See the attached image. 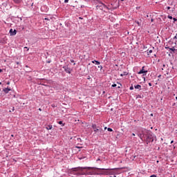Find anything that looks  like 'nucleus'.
Here are the masks:
<instances>
[{
  "label": "nucleus",
  "instance_id": "obj_1",
  "mask_svg": "<svg viewBox=\"0 0 177 177\" xmlns=\"http://www.w3.org/2000/svg\"><path fill=\"white\" fill-rule=\"evenodd\" d=\"M95 168L93 167H77L73 169L77 172L78 175H93L95 174Z\"/></svg>",
  "mask_w": 177,
  "mask_h": 177
},
{
  "label": "nucleus",
  "instance_id": "obj_2",
  "mask_svg": "<svg viewBox=\"0 0 177 177\" xmlns=\"http://www.w3.org/2000/svg\"><path fill=\"white\" fill-rule=\"evenodd\" d=\"M92 128L97 136H100L103 134V129L100 127H97L96 124H93Z\"/></svg>",
  "mask_w": 177,
  "mask_h": 177
},
{
  "label": "nucleus",
  "instance_id": "obj_3",
  "mask_svg": "<svg viewBox=\"0 0 177 177\" xmlns=\"http://www.w3.org/2000/svg\"><path fill=\"white\" fill-rule=\"evenodd\" d=\"M100 5L102 6H97V8H98V9H100V10H104H104H109V8L104 3H100Z\"/></svg>",
  "mask_w": 177,
  "mask_h": 177
},
{
  "label": "nucleus",
  "instance_id": "obj_4",
  "mask_svg": "<svg viewBox=\"0 0 177 177\" xmlns=\"http://www.w3.org/2000/svg\"><path fill=\"white\" fill-rule=\"evenodd\" d=\"M102 169V171H105V175H113V169Z\"/></svg>",
  "mask_w": 177,
  "mask_h": 177
},
{
  "label": "nucleus",
  "instance_id": "obj_5",
  "mask_svg": "<svg viewBox=\"0 0 177 177\" xmlns=\"http://www.w3.org/2000/svg\"><path fill=\"white\" fill-rule=\"evenodd\" d=\"M176 46H173L172 48L169 47H165L166 49H169V50H171L174 53H175V50H177V41H175Z\"/></svg>",
  "mask_w": 177,
  "mask_h": 177
},
{
  "label": "nucleus",
  "instance_id": "obj_6",
  "mask_svg": "<svg viewBox=\"0 0 177 177\" xmlns=\"http://www.w3.org/2000/svg\"><path fill=\"white\" fill-rule=\"evenodd\" d=\"M63 68L64 69V71H66V73H68V74H71V71H73V69L68 67V66H65L63 67Z\"/></svg>",
  "mask_w": 177,
  "mask_h": 177
},
{
  "label": "nucleus",
  "instance_id": "obj_7",
  "mask_svg": "<svg viewBox=\"0 0 177 177\" xmlns=\"http://www.w3.org/2000/svg\"><path fill=\"white\" fill-rule=\"evenodd\" d=\"M17 33V30H13V29H12V28L10 30V35H16Z\"/></svg>",
  "mask_w": 177,
  "mask_h": 177
},
{
  "label": "nucleus",
  "instance_id": "obj_8",
  "mask_svg": "<svg viewBox=\"0 0 177 177\" xmlns=\"http://www.w3.org/2000/svg\"><path fill=\"white\" fill-rule=\"evenodd\" d=\"M147 71H145V66H142V70L138 72V74H146Z\"/></svg>",
  "mask_w": 177,
  "mask_h": 177
},
{
  "label": "nucleus",
  "instance_id": "obj_9",
  "mask_svg": "<svg viewBox=\"0 0 177 177\" xmlns=\"http://www.w3.org/2000/svg\"><path fill=\"white\" fill-rule=\"evenodd\" d=\"M12 91V89L9 88H3V92H5V93H9V91Z\"/></svg>",
  "mask_w": 177,
  "mask_h": 177
},
{
  "label": "nucleus",
  "instance_id": "obj_10",
  "mask_svg": "<svg viewBox=\"0 0 177 177\" xmlns=\"http://www.w3.org/2000/svg\"><path fill=\"white\" fill-rule=\"evenodd\" d=\"M92 63L97 64V66H99V64H100V62L99 61H96V60H94V61H92Z\"/></svg>",
  "mask_w": 177,
  "mask_h": 177
},
{
  "label": "nucleus",
  "instance_id": "obj_11",
  "mask_svg": "<svg viewBox=\"0 0 177 177\" xmlns=\"http://www.w3.org/2000/svg\"><path fill=\"white\" fill-rule=\"evenodd\" d=\"M134 88L135 89H141L142 86L138 84V85L134 86Z\"/></svg>",
  "mask_w": 177,
  "mask_h": 177
},
{
  "label": "nucleus",
  "instance_id": "obj_12",
  "mask_svg": "<svg viewBox=\"0 0 177 177\" xmlns=\"http://www.w3.org/2000/svg\"><path fill=\"white\" fill-rule=\"evenodd\" d=\"M52 128H53V127L50 124H49L47 127H46V130L47 131H49L50 129H52Z\"/></svg>",
  "mask_w": 177,
  "mask_h": 177
},
{
  "label": "nucleus",
  "instance_id": "obj_13",
  "mask_svg": "<svg viewBox=\"0 0 177 177\" xmlns=\"http://www.w3.org/2000/svg\"><path fill=\"white\" fill-rule=\"evenodd\" d=\"M138 136L140 137V138L141 139V140H143V133H138Z\"/></svg>",
  "mask_w": 177,
  "mask_h": 177
},
{
  "label": "nucleus",
  "instance_id": "obj_14",
  "mask_svg": "<svg viewBox=\"0 0 177 177\" xmlns=\"http://www.w3.org/2000/svg\"><path fill=\"white\" fill-rule=\"evenodd\" d=\"M13 2H15V3H21V0H13Z\"/></svg>",
  "mask_w": 177,
  "mask_h": 177
},
{
  "label": "nucleus",
  "instance_id": "obj_15",
  "mask_svg": "<svg viewBox=\"0 0 177 177\" xmlns=\"http://www.w3.org/2000/svg\"><path fill=\"white\" fill-rule=\"evenodd\" d=\"M58 124H59V125H62V127H64V124H63V122L62 121L58 122Z\"/></svg>",
  "mask_w": 177,
  "mask_h": 177
},
{
  "label": "nucleus",
  "instance_id": "obj_16",
  "mask_svg": "<svg viewBox=\"0 0 177 177\" xmlns=\"http://www.w3.org/2000/svg\"><path fill=\"white\" fill-rule=\"evenodd\" d=\"M100 175H106V171H105V170L102 171L100 173Z\"/></svg>",
  "mask_w": 177,
  "mask_h": 177
},
{
  "label": "nucleus",
  "instance_id": "obj_17",
  "mask_svg": "<svg viewBox=\"0 0 177 177\" xmlns=\"http://www.w3.org/2000/svg\"><path fill=\"white\" fill-rule=\"evenodd\" d=\"M107 129H108L109 132H113V129H111V128H108Z\"/></svg>",
  "mask_w": 177,
  "mask_h": 177
},
{
  "label": "nucleus",
  "instance_id": "obj_18",
  "mask_svg": "<svg viewBox=\"0 0 177 177\" xmlns=\"http://www.w3.org/2000/svg\"><path fill=\"white\" fill-rule=\"evenodd\" d=\"M136 23L138 24V26H140V23L139 22V21H136Z\"/></svg>",
  "mask_w": 177,
  "mask_h": 177
},
{
  "label": "nucleus",
  "instance_id": "obj_19",
  "mask_svg": "<svg viewBox=\"0 0 177 177\" xmlns=\"http://www.w3.org/2000/svg\"><path fill=\"white\" fill-rule=\"evenodd\" d=\"M173 39H177V33H176V35L174 37Z\"/></svg>",
  "mask_w": 177,
  "mask_h": 177
},
{
  "label": "nucleus",
  "instance_id": "obj_20",
  "mask_svg": "<svg viewBox=\"0 0 177 177\" xmlns=\"http://www.w3.org/2000/svg\"><path fill=\"white\" fill-rule=\"evenodd\" d=\"M111 86L112 88H115V86H117V84H112Z\"/></svg>",
  "mask_w": 177,
  "mask_h": 177
},
{
  "label": "nucleus",
  "instance_id": "obj_21",
  "mask_svg": "<svg viewBox=\"0 0 177 177\" xmlns=\"http://www.w3.org/2000/svg\"><path fill=\"white\" fill-rule=\"evenodd\" d=\"M130 91H133V86H131L130 87Z\"/></svg>",
  "mask_w": 177,
  "mask_h": 177
},
{
  "label": "nucleus",
  "instance_id": "obj_22",
  "mask_svg": "<svg viewBox=\"0 0 177 177\" xmlns=\"http://www.w3.org/2000/svg\"><path fill=\"white\" fill-rule=\"evenodd\" d=\"M148 53H153V50H149V51L148 52Z\"/></svg>",
  "mask_w": 177,
  "mask_h": 177
},
{
  "label": "nucleus",
  "instance_id": "obj_23",
  "mask_svg": "<svg viewBox=\"0 0 177 177\" xmlns=\"http://www.w3.org/2000/svg\"><path fill=\"white\" fill-rule=\"evenodd\" d=\"M167 17H168V19H172V16L169 15Z\"/></svg>",
  "mask_w": 177,
  "mask_h": 177
},
{
  "label": "nucleus",
  "instance_id": "obj_24",
  "mask_svg": "<svg viewBox=\"0 0 177 177\" xmlns=\"http://www.w3.org/2000/svg\"><path fill=\"white\" fill-rule=\"evenodd\" d=\"M98 68H100V70H102V68H103V66H98Z\"/></svg>",
  "mask_w": 177,
  "mask_h": 177
},
{
  "label": "nucleus",
  "instance_id": "obj_25",
  "mask_svg": "<svg viewBox=\"0 0 177 177\" xmlns=\"http://www.w3.org/2000/svg\"><path fill=\"white\" fill-rule=\"evenodd\" d=\"M68 0H64L65 3H68Z\"/></svg>",
  "mask_w": 177,
  "mask_h": 177
},
{
  "label": "nucleus",
  "instance_id": "obj_26",
  "mask_svg": "<svg viewBox=\"0 0 177 177\" xmlns=\"http://www.w3.org/2000/svg\"><path fill=\"white\" fill-rule=\"evenodd\" d=\"M173 20H174V21H177V19L176 18H174Z\"/></svg>",
  "mask_w": 177,
  "mask_h": 177
},
{
  "label": "nucleus",
  "instance_id": "obj_27",
  "mask_svg": "<svg viewBox=\"0 0 177 177\" xmlns=\"http://www.w3.org/2000/svg\"><path fill=\"white\" fill-rule=\"evenodd\" d=\"M167 10H169L171 9V7H167Z\"/></svg>",
  "mask_w": 177,
  "mask_h": 177
},
{
  "label": "nucleus",
  "instance_id": "obj_28",
  "mask_svg": "<svg viewBox=\"0 0 177 177\" xmlns=\"http://www.w3.org/2000/svg\"><path fill=\"white\" fill-rule=\"evenodd\" d=\"M7 85H10V82H8Z\"/></svg>",
  "mask_w": 177,
  "mask_h": 177
},
{
  "label": "nucleus",
  "instance_id": "obj_29",
  "mask_svg": "<svg viewBox=\"0 0 177 177\" xmlns=\"http://www.w3.org/2000/svg\"><path fill=\"white\" fill-rule=\"evenodd\" d=\"M12 111H15V107H12V109H11Z\"/></svg>",
  "mask_w": 177,
  "mask_h": 177
},
{
  "label": "nucleus",
  "instance_id": "obj_30",
  "mask_svg": "<svg viewBox=\"0 0 177 177\" xmlns=\"http://www.w3.org/2000/svg\"><path fill=\"white\" fill-rule=\"evenodd\" d=\"M101 3H99V4L97 6H102V4H100Z\"/></svg>",
  "mask_w": 177,
  "mask_h": 177
},
{
  "label": "nucleus",
  "instance_id": "obj_31",
  "mask_svg": "<svg viewBox=\"0 0 177 177\" xmlns=\"http://www.w3.org/2000/svg\"><path fill=\"white\" fill-rule=\"evenodd\" d=\"M151 23H153L154 21V19H151Z\"/></svg>",
  "mask_w": 177,
  "mask_h": 177
},
{
  "label": "nucleus",
  "instance_id": "obj_32",
  "mask_svg": "<svg viewBox=\"0 0 177 177\" xmlns=\"http://www.w3.org/2000/svg\"><path fill=\"white\" fill-rule=\"evenodd\" d=\"M149 86H151V83H149Z\"/></svg>",
  "mask_w": 177,
  "mask_h": 177
},
{
  "label": "nucleus",
  "instance_id": "obj_33",
  "mask_svg": "<svg viewBox=\"0 0 177 177\" xmlns=\"http://www.w3.org/2000/svg\"><path fill=\"white\" fill-rule=\"evenodd\" d=\"M172 143H174V140L171 141V145H172Z\"/></svg>",
  "mask_w": 177,
  "mask_h": 177
},
{
  "label": "nucleus",
  "instance_id": "obj_34",
  "mask_svg": "<svg viewBox=\"0 0 177 177\" xmlns=\"http://www.w3.org/2000/svg\"><path fill=\"white\" fill-rule=\"evenodd\" d=\"M132 136H135V133H132Z\"/></svg>",
  "mask_w": 177,
  "mask_h": 177
},
{
  "label": "nucleus",
  "instance_id": "obj_35",
  "mask_svg": "<svg viewBox=\"0 0 177 177\" xmlns=\"http://www.w3.org/2000/svg\"><path fill=\"white\" fill-rule=\"evenodd\" d=\"M71 63H74V60H71Z\"/></svg>",
  "mask_w": 177,
  "mask_h": 177
},
{
  "label": "nucleus",
  "instance_id": "obj_36",
  "mask_svg": "<svg viewBox=\"0 0 177 177\" xmlns=\"http://www.w3.org/2000/svg\"><path fill=\"white\" fill-rule=\"evenodd\" d=\"M77 140H81V138H77Z\"/></svg>",
  "mask_w": 177,
  "mask_h": 177
},
{
  "label": "nucleus",
  "instance_id": "obj_37",
  "mask_svg": "<svg viewBox=\"0 0 177 177\" xmlns=\"http://www.w3.org/2000/svg\"><path fill=\"white\" fill-rule=\"evenodd\" d=\"M2 72V69H0V73H1Z\"/></svg>",
  "mask_w": 177,
  "mask_h": 177
},
{
  "label": "nucleus",
  "instance_id": "obj_38",
  "mask_svg": "<svg viewBox=\"0 0 177 177\" xmlns=\"http://www.w3.org/2000/svg\"><path fill=\"white\" fill-rule=\"evenodd\" d=\"M119 84L120 85V86H122V84H120V83H119Z\"/></svg>",
  "mask_w": 177,
  "mask_h": 177
},
{
  "label": "nucleus",
  "instance_id": "obj_39",
  "mask_svg": "<svg viewBox=\"0 0 177 177\" xmlns=\"http://www.w3.org/2000/svg\"><path fill=\"white\" fill-rule=\"evenodd\" d=\"M45 20H48V18H45Z\"/></svg>",
  "mask_w": 177,
  "mask_h": 177
},
{
  "label": "nucleus",
  "instance_id": "obj_40",
  "mask_svg": "<svg viewBox=\"0 0 177 177\" xmlns=\"http://www.w3.org/2000/svg\"><path fill=\"white\" fill-rule=\"evenodd\" d=\"M120 75H121V77H122V75H124L121 74Z\"/></svg>",
  "mask_w": 177,
  "mask_h": 177
},
{
  "label": "nucleus",
  "instance_id": "obj_41",
  "mask_svg": "<svg viewBox=\"0 0 177 177\" xmlns=\"http://www.w3.org/2000/svg\"><path fill=\"white\" fill-rule=\"evenodd\" d=\"M118 88H121V86H118Z\"/></svg>",
  "mask_w": 177,
  "mask_h": 177
},
{
  "label": "nucleus",
  "instance_id": "obj_42",
  "mask_svg": "<svg viewBox=\"0 0 177 177\" xmlns=\"http://www.w3.org/2000/svg\"><path fill=\"white\" fill-rule=\"evenodd\" d=\"M104 129H107V127H105Z\"/></svg>",
  "mask_w": 177,
  "mask_h": 177
},
{
  "label": "nucleus",
  "instance_id": "obj_43",
  "mask_svg": "<svg viewBox=\"0 0 177 177\" xmlns=\"http://www.w3.org/2000/svg\"><path fill=\"white\" fill-rule=\"evenodd\" d=\"M10 111V113H12V111Z\"/></svg>",
  "mask_w": 177,
  "mask_h": 177
},
{
  "label": "nucleus",
  "instance_id": "obj_44",
  "mask_svg": "<svg viewBox=\"0 0 177 177\" xmlns=\"http://www.w3.org/2000/svg\"><path fill=\"white\" fill-rule=\"evenodd\" d=\"M147 17H149V15H147Z\"/></svg>",
  "mask_w": 177,
  "mask_h": 177
},
{
  "label": "nucleus",
  "instance_id": "obj_45",
  "mask_svg": "<svg viewBox=\"0 0 177 177\" xmlns=\"http://www.w3.org/2000/svg\"><path fill=\"white\" fill-rule=\"evenodd\" d=\"M2 84V82H0V85Z\"/></svg>",
  "mask_w": 177,
  "mask_h": 177
},
{
  "label": "nucleus",
  "instance_id": "obj_46",
  "mask_svg": "<svg viewBox=\"0 0 177 177\" xmlns=\"http://www.w3.org/2000/svg\"><path fill=\"white\" fill-rule=\"evenodd\" d=\"M39 110L41 111V109H39Z\"/></svg>",
  "mask_w": 177,
  "mask_h": 177
},
{
  "label": "nucleus",
  "instance_id": "obj_47",
  "mask_svg": "<svg viewBox=\"0 0 177 177\" xmlns=\"http://www.w3.org/2000/svg\"><path fill=\"white\" fill-rule=\"evenodd\" d=\"M122 1H124V0H121Z\"/></svg>",
  "mask_w": 177,
  "mask_h": 177
},
{
  "label": "nucleus",
  "instance_id": "obj_48",
  "mask_svg": "<svg viewBox=\"0 0 177 177\" xmlns=\"http://www.w3.org/2000/svg\"><path fill=\"white\" fill-rule=\"evenodd\" d=\"M25 48H26V49H27V47H25Z\"/></svg>",
  "mask_w": 177,
  "mask_h": 177
}]
</instances>
